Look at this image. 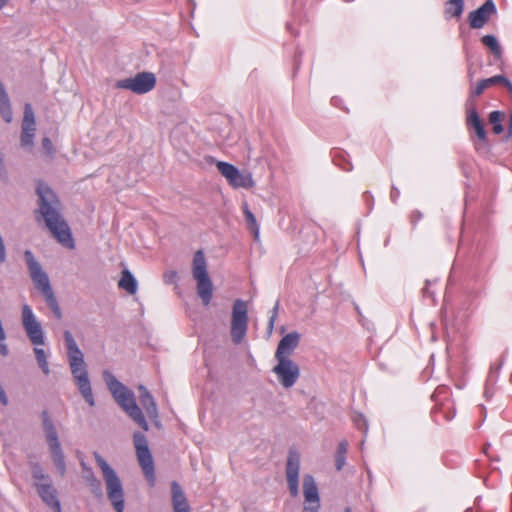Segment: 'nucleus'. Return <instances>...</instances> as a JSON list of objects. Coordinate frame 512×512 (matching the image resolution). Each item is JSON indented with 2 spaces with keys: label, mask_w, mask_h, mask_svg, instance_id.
<instances>
[{
  "label": "nucleus",
  "mask_w": 512,
  "mask_h": 512,
  "mask_svg": "<svg viewBox=\"0 0 512 512\" xmlns=\"http://www.w3.org/2000/svg\"><path fill=\"white\" fill-rule=\"evenodd\" d=\"M39 213L45 221L46 227L64 247L72 250L75 241L71 229L61 214V203L56 192L44 181L39 180L36 186Z\"/></svg>",
  "instance_id": "nucleus-1"
},
{
  "label": "nucleus",
  "mask_w": 512,
  "mask_h": 512,
  "mask_svg": "<svg viewBox=\"0 0 512 512\" xmlns=\"http://www.w3.org/2000/svg\"><path fill=\"white\" fill-rule=\"evenodd\" d=\"M63 337L67 351L68 362L75 384L85 402L89 406L93 407L95 405V398L93 395L88 371L86 369L84 355L79 348L73 334L69 330L64 331Z\"/></svg>",
  "instance_id": "nucleus-2"
},
{
  "label": "nucleus",
  "mask_w": 512,
  "mask_h": 512,
  "mask_svg": "<svg viewBox=\"0 0 512 512\" xmlns=\"http://www.w3.org/2000/svg\"><path fill=\"white\" fill-rule=\"evenodd\" d=\"M102 376L115 402L134 422H136L143 430L147 431L149 429L148 422L142 410L136 403L134 393L120 382L109 370H104Z\"/></svg>",
  "instance_id": "nucleus-3"
},
{
  "label": "nucleus",
  "mask_w": 512,
  "mask_h": 512,
  "mask_svg": "<svg viewBox=\"0 0 512 512\" xmlns=\"http://www.w3.org/2000/svg\"><path fill=\"white\" fill-rule=\"evenodd\" d=\"M24 258L35 287L43 294L47 306L52 310L55 317L60 320L62 318L61 308L53 292L47 273L36 260L32 251L26 250L24 252Z\"/></svg>",
  "instance_id": "nucleus-4"
},
{
  "label": "nucleus",
  "mask_w": 512,
  "mask_h": 512,
  "mask_svg": "<svg viewBox=\"0 0 512 512\" xmlns=\"http://www.w3.org/2000/svg\"><path fill=\"white\" fill-rule=\"evenodd\" d=\"M93 456L102 471L109 501L116 512H124V489L119 476L98 452L95 451Z\"/></svg>",
  "instance_id": "nucleus-5"
},
{
  "label": "nucleus",
  "mask_w": 512,
  "mask_h": 512,
  "mask_svg": "<svg viewBox=\"0 0 512 512\" xmlns=\"http://www.w3.org/2000/svg\"><path fill=\"white\" fill-rule=\"evenodd\" d=\"M42 427L45 434L46 442L49 446L52 461L60 476H64L67 471L65 455L59 441L56 426L47 410L41 412Z\"/></svg>",
  "instance_id": "nucleus-6"
},
{
  "label": "nucleus",
  "mask_w": 512,
  "mask_h": 512,
  "mask_svg": "<svg viewBox=\"0 0 512 512\" xmlns=\"http://www.w3.org/2000/svg\"><path fill=\"white\" fill-rule=\"evenodd\" d=\"M192 274L197 282L198 296L205 306L209 305L213 297V283L208 274L207 262L202 250H198L194 254Z\"/></svg>",
  "instance_id": "nucleus-7"
},
{
  "label": "nucleus",
  "mask_w": 512,
  "mask_h": 512,
  "mask_svg": "<svg viewBox=\"0 0 512 512\" xmlns=\"http://www.w3.org/2000/svg\"><path fill=\"white\" fill-rule=\"evenodd\" d=\"M31 473L34 485L42 501L55 512H61V504L57 497V490L53 487L51 478L45 473L39 463H33Z\"/></svg>",
  "instance_id": "nucleus-8"
},
{
  "label": "nucleus",
  "mask_w": 512,
  "mask_h": 512,
  "mask_svg": "<svg viewBox=\"0 0 512 512\" xmlns=\"http://www.w3.org/2000/svg\"><path fill=\"white\" fill-rule=\"evenodd\" d=\"M136 455L143 473L151 486L155 484V466L146 436L142 432L133 434Z\"/></svg>",
  "instance_id": "nucleus-9"
},
{
  "label": "nucleus",
  "mask_w": 512,
  "mask_h": 512,
  "mask_svg": "<svg viewBox=\"0 0 512 512\" xmlns=\"http://www.w3.org/2000/svg\"><path fill=\"white\" fill-rule=\"evenodd\" d=\"M248 307L242 299H237L232 307L231 338L235 344H240L247 334Z\"/></svg>",
  "instance_id": "nucleus-10"
},
{
  "label": "nucleus",
  "mask_w": 512,
  "mask_h": 512,
  "mask_svg": "<svg viewBox=\"0 0 512 512\" xmlns=\"http://www.w3.org/2000/svg\"><path fill=\"white\" fill-rule=\"evenodd\" d=\"M115 86L139 95L146 94L156 86V76L152 72H139L134 77L118 80Z\"/></svg>",
  "instance_id": "nucleus-11"
},
{
  "label": "nucleus",
  "mask_w": 512,
  "mask_h": 512,
  "mask_svg": "<svg viewBox=\"0 0 512 512\" xmlns=\"http://www.w3.org/2000/svg\"><path fill=\"white\" fill-rule=\"evenodd\" d=\"M277 365L272 371L277 375V379L284 388H290L295 385L299 376V366L290 358H276Z\"/></svg>",
  "instance_id": "nucleus-12"
},
{
  "label": "nucleus",
  "mask_w": 512,
  "mask_h": 512,
  "mask_svg": "<svg viewBox=\"0 0 512 512\" xmlns=\"http://www.w3.org/2000/svg\"><path fill=\"white\" fill-rule=\"evenodd\" d=\"M22 325L32 344L36 346L44 345L45 336L42 326L28 304H24L22 307Z\"/></svg>",
  "instance_id": "nucleus-13"
},
{
  "label": "nucleus",
  "mask_w": 512,
  "mask_h": 512,
  "mask_svg": "<svg viewBox=\"0 0 512 512\" xmlns=\"http://www.w3.org/2000/svg\"><path fill=\"white\" fill-rule=\"evenodd\" d=\"M300 464V453L295 448H290L286 461V480L289 493L294 498L299 495Z\"/></svg>",
  "instance_id": "nucleus-14"
},
{
  "label": "nucleus",
  "mask_w": 512,
  "mask_h": 512,
  "mask_svg": "<svg viewBox=\"0 0 512 512\" xmlns=\"http://www.w3.org/2000/svg\"><path fill=\"white\" fill-rule=\"evenodd\" d=\"M303 512H319L321 507L318 486L311 474L303 476Z\"/></svg>",
  "instance_id": "nucleus-15"
},
{
  "label": "nucleus",
  "mask_w": 512,
  "mask_h": 512,
  "mask_svg": "<svg viewBox=\"0 0 512 512\" xmlns=\"http://www.w3.org/2000/svg\"><path fill=\"white\" fill-rule=\"evenodd\" d=\"M496 12L497 8L494 1L486 0L483 5L469 13L468 21L470 27L473 29L482 28Z\"/></svg>",
  "instance_id": "nucleus-16"
},
{
  "label": "nucleus",
  "mask_w": 512,
  "mask_h": 512,
  "mask_svg": "<svg viewBox=\"0 0 512 512\" xmlns=\"http://www.w3.org/2000/svg\"><path fill=\"white\" fill-rule=\"evenodd\" d=\"M300 342V334L298 332H290L282 337L279 341L275 358H289Z\"/></svg>",
  "instance_id": "nucleus-17"
},
{
  "label": "nucleus",
  "mask_w": 512,
  "mask_h": 512,
  "mask_svg": "<svg viewBox=\"0 0 512 512\" xmlns=\"http://www.w3.org/2000/svg\"><path fill=\"white\" fill-rule=\"evenodd\" d=\"M171 493L174 512H191L186 496L176 481L171 484Z\"/></svg>",
  "instance_id": "nucleus-18"
},
{
  "label": "nucleus",
  "mask_w": 512,
  "mask_h": 512,
  "mask_svg": "<svg viewBox=\"0 0 512 512\" xmlns=\"http://www.w3.org/2000/svg\"><path fill=\"white\" fill-rule=\"evenodd\" d=\"M467 125L474 129L480 141H486V130L476 108L467 109Z\"/></svg>",
  "instance_id": "nucleus-19"
},
{
  "label": "nucleus",
  "mask_w": 512,
  "mask_h": 512,
  "mask_svg": "<svg viewBox=\"0 0 512 512\" xmlns=\"http://www.w3.org/2000/svg\"><path fill=\"white\" fill-rule=\"evenodd\" d=\"M0 114L6 123H11L13 119V112L11 107L10 98L8 93L0 81Z\"/></svg>",
  "instance_id": "nucleus-20"
},
{
  "label": "nucleus",
  "mask_w": 512,
  "mask_h": 512,
  "mask_svg": "<svg viewBox=\"0 0 512 512\" xmlns=\"http://www.w3.org/2000/svg\"><path fill=\"white\" fill-rule=\"evenodd\" d=\"M119 288L125 290L127 293L133 295L137 292L138 282L134 275L128 269L121 272V278L118 283Z\"/></svg>",
  "instance_id": "nucleus-21"
},
{
  "label": "nucleus",
  "mask_w": 512,
  "mask_h": 512,
  "mask_svg": "<svg viewBox=\"0 0 512 512\" xmlns=\"http://www.w3.org/2000/svg\"><path fill=\"white\" fill-rule=\"evenodd\" d=\"M464 11V0H448L445 3L444 15L446 19L460 18Z\"/></svg>",
  "instance_id": "nucleus-22"
},
{
  "label": "nucleus",
  "mask_w": 512,
  "mask_h": 512,
  "mask_svg": "<svg viewBox=\"0 0 512 512\" xmlns=\"http://www.w3.org/2000/svg\"><path fill=\"white\" fill-rule=\"evenodd\" d=\"M481 41L483 45L491 51L495 60L498 61L502 59L503 50L496 36L485 35L482 37Z\"/></svg>",
  "instance_id": "nucleus-23"
},
{
  "label": "nucleus",
  "mask_w": 512,
  "mask_h": 512,
  "mask_svg": "<svg viewBox=\"0 0 512 512\" xmlns=\"http://www.w3.org/2000/svg\"><path fill=\"white\" fill-rule=\"evenodd\" d=\"M242 209L247 228L254 234L255 239H258L260 231L255 215L249 209V206L246 202L243 204Z\"/></svg>",
  "instance_id": "nucleus-24"
},
{
  "label": "nucleus",
  "mask_w": 512,
  "mask_h": 512,
  "mask_svg": "<svg viewBox=\"0 0 512 512\" xmlns=\"http://www.w3.org/2000/svg\"><path fill=\"white\" fill-rule=\"evenodd\" d=\"M332 160L337 167L345 172H350L353 169V165L344 151L335 150L332 154Z\"/></svg>",
  "instance_id": "nucleus-25"
},
{
  "label": "nucleus",
  "mask_w": 512,
  "mask_h": 512,
  "mask_svg": "<svg viewBox=\"0 0 512 512\" xmlns=\"http://www.w3.org/2000/svg\"><path fill=\"white\" fill-rule=\"evenodd\" d=\"M217 169L227 179L229 184L235 181V177L238 175V168L228 162L218 161Z\"/></svg>",
  "instance_id": "nucleus-26"
},
{
  "label": "nucleus",
  "mask_w": 512,
  "mask_h": 512,
  "mask_svg": "<svg viewBox=\"0 0 512 512\" xmlns=\"http://www.w3.org/2000/svg\"><path fill=\"white\" fill-rule=\"evenodd\" d=\"M503 116L504 114L498 110L492 111L489 115V121L492 125L493 132L497 135L504 131L503 125L501 123Z\"/></svg>",
  "instance_id": "nucleus-27"
},
{
  "label": "nucleus",
  "mask_w": 512,
  "mask_h": 512,
  "mask_svg": "<svg viewBox=\"0 0 512 512\" xmlns=\"http://www.w3.org/2000/svg\"><path fill=\"white\" fill-rule=\"evenodd\" d=\"M253 184L254 182L250 174H243L238 170V175L235 177V181H232L230 185L234 188H250Z\"/></svg>",
  "instance_id": "nucleus-28"
},
{
  "label": "nucleus",
  "mask_w": 512,
  "mask_h": 512,
  "mask_svg": "<svg viewBox=\"0 0 512 512\" xmlns=\"http://www.w3.org/2000/svg\"><path fill=\"white\" fill-rule=\"evenodd\" d=\"M34 353H35V357H36L38 366L40 367L42 372L45 375H49V373H50L49 363H48L47 355H46V352L44 351V349L35 347Z\"/></svg>",
  "instance_id": "nucleus-29"
},
{
  "label": "nucleus",
  "mask_w": 512,
  "mask_h": 512,
  "mask_svg": "<svg viewBox=\"0 0 512 512\" xmlns=\"http://www.w3.org/2000/svg\"><path fill=\"white\" fill-rule=\"evenodd\" d=\"M35 115L30 103L24 105V117L22 127L36 128Z\"/></svg>",
  "instance_id": "nucleus-30"
},
{
  "label": "nucleus",
  "mask_w": 512,
  "mask_h": 512,
  "mask_svg": "<svg viewBox=\"0 0 512 512\" xmlns=\"http://www.w3.org/2000/svg\"><path fill=\"white\" fill-rule=\"evenodd\" d=\"M35 130H36V128L22 127L21 145L23 147H28L33 144L34 137H35Z\"/></svg>",
  "instance_id": "nucleus-31"
},
{
  "label": "nucleus",
  "mask_w": 512,
  "mask_h": 512,
  "mask_svg": "<svg viewBox=\"0 0 512 512\" xmlns=\"http://www.w3.org/2000/svg\"><path fill=\"white\" fill-rule=\"evenodd\" d=\"M90 488L91 493L98 499L103 498V488L101 481L95 477L86 482Z\"/></svg>",
  "instance_id": "nucleus-32"
},
{
  "label": "nucleus",
  "mask_w": 512,
  "mask_h": 512,
  "mask_svg": "<svg viewBox=\"0 0 512 512\" xmlns=\"http://www.w3.org/2000/svg\"><path fill=\"white\" fill-rule=\"evenodd\" d=\"M139 392H140L139 399H140V403L143 406V408L146 407L147 405H151L152 403L155 402L153 396L151 395V393L148 391V389L145 386L140 385Z\"/></svg>",
  "instance_id": "nucleus-33"
},
{
  "label": "nucleus",
  "mask_w": 512,
  "mask_h": 512,
  "mask_svg": "<svg viewBox=\"0 0 512 512\" xmlns=\"http://www.w3.org/2000/svg\"><path fill=\"white\" fill-rule=\"evenodd\" d=\"M352 420L358 430L363 431L365 434L368 431V422L363 414L355 413Z\"/></svg>",
  "instance_id": "nucleus-34"
},
{
  "label": "nucleus",
  "mask_w": 512,
  "mask_h": 512,
  "mask_svg": "<svg viewBox=\"0 0 512 512\" xmlns=\"http://www.w3.org/2000/svg\"><path fill=\"white\" fill-rule=\"evenodd\" d=\"M486 88H488V86L485 79L480 80L474 87H471L467 103H470L473 97L481 95Z\"/></svg>",
  "instance_id": "nucleus-35"
},
{
  "label": "nucleus",
  "mask_w": 512,
  "mask_h": 512,
  "mask_svg": "<svg viewBox=\"0 0 512 512\" xmlns=\"http://www.w3.org/2000/svg\"><path fill=\"white\" fill-rule=\"evenodd\" d=\"M279 307H280V303H279V300H277L274 307L271 310V315L269 317V321H268V325H267V331L269 334H271L273 332L274 324H275L276 318L278 316Z\"/></svg>",
  "instance_id": "nucleus-36"
},
{
  "label": "nucleus",
  "mask_w": 512,
  "mask_h": 512,
  "mask_svg": "<svg viewBox=\"0 0 512 512\" xmlns=\"http://www.w3.org/2000/svg\"><path fill=\"white\" fill-rule=\"evenodd\" d=\"M80 466L82 469V477L85 482L96 477L92 467H90L84 460H80Z\"/></svg>",
  "instance_id": "nucleus-37"
},
{
  "label": "nucleus",
  "mask_w": 512,
  "mask_h": 512,
  "mask_svg": "<svg viewBox=\"0 0 512 512\" xmlns=\"http://www.w3.org/2000/svg\"><path fill=\"white\" fill-rule=\"evenodd\" d=\"M144 409L149 418L155 422V425H158V409L156 402L152 403L151 405H147L146 407H144Z\"/></svg>",
  "instance_id": "nucleus-38"
},
{
  "label": "nucleus",
  "mask_w": 512,
  "mask_h": 512,
  "mask_svg": "<svg viewBox=\"0 0 512 512\" xmlns=\"http://www.w3.org/2000/svg\"><path fill=\"white\" fill-rule=\"evenodd\" d=\"M507 80H508V78L505 77L504 75H495V76L485 79L488 87H490L492 85H496V84H500V85L504 86L505 83L507 82Z\"/></svg>",
  "instance_id": "nucleus-39"
},
{
  "label": "nucleus",
  "mask_w": 512,
  "mask_h": 512,
  "mask_svg": "<svg viewBox=\"0 0 512 512\" xmlns=\"http://www.w3.org/2000/svg\"><path fill=\"white\" fill-rule=\"evenodd\" d=\"M42 148L48 156L54 155L53 143L48 137L42 139Z\"/></svg>",
  "instance_id": "nucleus-40"
},
{
  "label": "nucleus",
  "mask_w": 512,
  "mask_h": 512,
  "mask_svg": "<svg viewBox=\"0 0 512 512\" xmlns=\"http://www.w3.org/2000/svg\"><path fill=\"white\" fill-rule=\"evenodd\" d=\"M163 279L166 284H174L178 280V274L176 271L173 270L167 271L164 273Z\"/></svg>",
  "instance_id": "nucleus-41"
},
{
  "label": "nucleus",
  "mask_w": 512,
  "mask_h": 512,
  "mask_svg": "<svg viewBox=\"0 0 512 512\" xmlns=\"http://www.w3.org/2000/svg\"><path fill=\"white\" fill-rule=\"evenodd\" d=\"M423 218V214L422 212H420L419 210H414L412 211L411 215H410V223L412 225L413 228L416 227L417 223Z\"/></svg>",
  "instance_id": "nucleus-42"
},
{
  "label": "nucleus",
  "mask_w": 512,
  "mask_h": 512,
  "mask_svg": "<svg viewBox=\"0 0 512 512\" xmlns=\"http://www.w3.org/2000/svg\"><path fill=\"white\" fill-rule=\"evenodd\" d=\"M345 462L346 456L338 454L335 455V467L337 471H340L344 467Z\"/></svg>",
  "instance_id": "nucleus-43"
},
{
  "label": "nucleus",
  "mask_w": 512,
  "mask_h": 512,
  "mask_svg": "<svg viewBox=\"0 0 512 512\" xmlns=\"http://www.w3.org/2000/svg\"><path fill=\"white\" fill-rule=\"evenodd\" d=\"M363 198H364V200H365V202H366V204L368 206L369 211H371L372 208H373V205H374L373 195L371 194L370 191H365L363 193Z\"/></svg>",
  "instance_id": "nucleus-44"
},
{
  "label": "nucleus",
  "mask_w": 512,
  "mask_h": 512,
  "mask_svg": "<svg viewBox=\"0 0 512 512\" xmlns=\"http://www.w3.org/2000/svg\"><path fill=\"white\" fill-rule=\"evenodd\" d=\"M347 449H348V443H347V441L343 440L338 444L336 454L346 456Z\"/></svg>",
  "instance_id": "nucleus-45"
},
{
  "label": "nucleus",
  "mask_w": 512,
  "mask_h": 512,
  "mask_svg": "<svg viewBox=\"0 0 512 512\" xmlns=\"http://www.w3.org/2000/svg\"><path fill=\"white\" fill-rule=\"evenodd\" d=\"M467 62V77L469 81L472 82L476 71L469 59L467 60Z\"/></svg>",
  "instance_id": "nucleus-46"
},
{
  "label": "nucleus",
  "mask_w": 512,
  "mask_h": 512,
  "mask_svg": "<svg viewBox=\"0 0 512 512\" xmlns=\"http://www.w3.org/2000/svg\"><path fill=\"white\" fill-rule=\"evenodd\" d=\"M399 196H400V191H399V189H398L396 186L392 185L391 193H390V199H391V201H392L393 203H397V200H398Z\"/></svg>",
  "instance_id": "nucleus-47"
},
{
  "label": "nucleus",
  "mask_w": 512,
  "mask_h": 512,
  "mask_svg": "<svg viewBox=\"0 0 512 512\" xmlns=\"http://www.w3.org/2000/svg\"><path fill=\"white\" fill-rule=\"evenodd\" d=\"M502 364L497 366L496 368H491L490 375L488 377L487 383H490L492 381H496L497 374L499 370L501 369Z\"/></svg>",
  "instance_id": "nucleus-48"
},
{
  "label": "nucleus",
  "mask_w": 512,
  "mask_h": 512,
  "mask_svg": "<svg viewBox=\"0 0 512 512\" xmlns=\"http://www.w3.org/2000/svg\"><path fill=\"white\" fill-rule=\"evenodd\" d=\"M342 99L340 97L334 96L331 99V104L335 107L341 108L342 105Z\"/></svg>",
  "instance_id": "nucleus-49"
},
{
  "label": "nucleus",
  "mask_w": 512,
  "mask_h": 512,
  "mask_svg": "<svg viewBox=\"0 0 512 512\" xmlns=\"http://www.w3.org/2000/svg\"><path fill=\"white\" fill-rule=\"evenodd\" d=\"M4 340L0 341V354L2 356H6L8 354V347L5 343H3Z\"/></svg>",
  "instance_id": "nucleus-50"
},
{
  "label": "nucleus",
  "mask_w": 512,
  "mask_h": 512,
  "mask_svg": "<svg viewBox=\"0 0 512 512\" xmlns=\"http://www.w3.org/2000/svg\"><path fill=\"white\" fill-rule=\"evenodd\" d=\"M504 87H506L508 89L510 97L512 98V83L509 79L505 83Z\"/></svg>",
  "instance_id": "nucleus-51"
},
{
  "label": "nucleus",
  "mask_w": 512,
  "mask_h": 512,
  "mask_svg": "<svg viewBox=\"0 0 512 512\" xmlns=\"http://www.w3.org/2000/svg\"><path fill=\"white\" fill-rule=\"evenodd\" d=\"M428 285H429V281H426V287L423 288L424 296H432V293L429 291Z\"/></svg>",
  "instance_id": "nucleus-52"
},
{
  "label": "nucleus",
  "mask_w": 512,
  "mask_h": 512,
  "mask_svg": "<svg viewBox=\"0 0 512 512\" xmlns=\"http://www.w3.org/2000/svg\"><path fill=\"white\" fill-rule=\"evenodd\" d=\"M301 56V51H297L296 52V55H295V70L298 69L299 67V61H298V58Z\"/></svg>",
  "instance_id": "nucleus-53"
},
{
  "label": "nucleus",
  "mask_w": 512,
  "mask_h": 512,
  "mask_svg": "<svg viewBox=\"0 0 512 512\" xmlns=\"http://www.w3.org/2000/svg\"><path fill=\"white\" fill-rule=\"evenodd\" d=\"M286 28H287V29H288L292 34H295V35L297 34V32L293 29V27H292V24H291V23H289V22H288V23L286 24Z\"/></svg>",
  "instance_id": "nucleus-54"
},
{
  "label": "nucleus",
  "mask_w": 512,
  "mask_h": 512,
  "mask_svg": "<svg viewBox=\"0 0 512 512\" xmlns=\"http://www.w3.org/2000/svg\"><path fill=\"white\" fill-rule=\"evenodd\" d=\"M10 0H0V10L7 5Z\"/></svg>",
  "instance_id": "nucleus-55"
},
{
  "label": "nucleus",
  "mask_w": 512,
  "mask_h": 512,
  "mask_svg": "<svg viewBox=\"0 0 512 512\" xmlns=\"http://www.w3.org/2000/svg\"><path fill=\"white\" fill-rule=\"evenodd\" d=\"M191 5H192V11H191V14H193L194 10H195V7H196V3L194 2V0H188Z\"/></svg>",
  "instance_id": "nucleus-56"
},
{
  "label": "nucleus",
  "mask_w": 512,
  "mask_h": 512,
  "mask_svg": "<svg viewBox=\"0 0 512 512\" xmlns=\"http://www.w3.org/2000/svg\"><path fill=\"white\" fill-rule=\"evenodd\" d=\"M509 131L512 132V111H511L510 119H509Z\"/></svg>",
  "instance_id": "nucleus-57"
},
{
  "label": "nucleus",
  "mask_w": 512,
  "mask_h": 512,
  "mask_svg": "<svg viewBox=\"0 0 512 512\" xmlns=\"http://www.w3.org/2000/svg\"><path fill=\"white\" fill-rule=\"evenodd\" d=\"M454 415H455V414L453 413V414H452V415H450V416H446V419L449 421V420H451V419H453V418H454Z\"/></svg>",
  "instance_id": "nucleus-58"
},
{
  "label": "nucleus",
  "mask_w": 512,
  "mask_h": 512,
  "mask_svg": "<svg viewBox=\"0 0 512 512\" xmlns=\"http://www.w3.org/2000/svg\"><path fill=\"white\" fill-rule=\"evenodd\" d=\"M389 241H390V238L388 237V238L385 240V242H384V246H388Z\"/></svg>",
  "instance_id": "nucleus-59"
},
{
  "label": "nucleus",
  "mask_w": 512,
  "mask_h": 512,
  "mask_svg": "<svg viewBox=\"0 0 512 512\" xmlns=\"http://www.w3.org/2000/svg\"><path fill=\"white\" fill-rule=\"evenodd\" d=\"M344 512H352V510L349 507H347L345 508Z\"/></svg>",
  "instance_id": "nucleus-60"
}]
</instances>
